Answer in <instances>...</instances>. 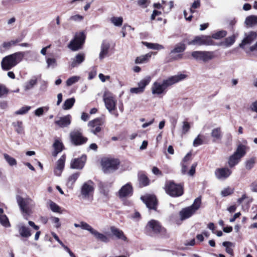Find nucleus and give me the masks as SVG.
Listing matches in <instances>:
<instances>
[{"label": "nucleus", "mask_w": 257, "mask_h": 257, "mask_svg": "<svg viewBox=\"0 0 257 257\" xmlns=\"http://www.w3.org/2000/svg\"><path fill=\"white\" fill-rule=\"evenodd\" d=\"M110 48V44L106 41H103L101 46V51L99 53V58L100 59H103L106 56L108 53Z\"/></svg>", "instance_id": "nucleus-27"}, {"label": "nucleus", "mask_w": 257, "mask_h": 257, "mask_svg": "<svg viewBox=\"0 0 257 257\" xmlns=\"http://www.w3.org/2000/svg\"><path fill=\"white\" fill-rule=\"evenodd\" d=\"M75 227H80L83 229L89 231L90 229L91 226L87 223L84 221H81L80 224L74 223Z\"/></svg>", "instance_id": "nucleus-49"}, {"label": "nucleus", "mask_w": 257, "mask_h": 257, "mask_svg": "<svg viewBox=\"0 0 257 257\" xmlns=\"http://www.w3.org/2000/svg\"><path fill=\"white\" fill-rule=\"evenodd\" d=\"M139 181L141 185L143 186H147L149 184V180L148 177L144 175H141L139 177Z\"/></svg>", "instance_id": "nucleus-52"}, {"label": "nucleus", "mask_w": 257, "mask_h": 257, "mask_svg": "<svg viewBox=\"0 0 257 257\" xmlns=\"http://www.w3.org/2000/svg\"><path fill=\"white\" fill-rule=\"evenodd\" d=\"M191 161V153H188L183 158L181 163H188L189 164Z\"/></svg>", "instance_id": "nucleus-62"}, {"label": "nucleus", "mask_w": 257, "mask_h": 257, "mask_svg": "<svg viewBox=\"0 0 257 257\" xmlns=\"http://www.w3.org/2000/svg\"><path fill=\"white\" fill-rule=\"evenodd\" d=\"M95 185L91 180H88L83 183L80 188V195L82 198L92 201L93 198Z\"/></svg>", "instance_id": "nucleus-3"}, {"label": "nucleus", "mask_w": 257, "mask_h": 257, "mask_svg": "<svg viewBox=\"0 0 257 257\" xmlns=\"http://www.w3.org/2000/svg\"><path fill=\"white\" fill-rule=\"evenodd\" d=\"M141 198L149 209L156 210L157 201L155 196L151 194H146L142 196Z\"/></svg>", "instance_id": "nucleus-14"}, {"label": "nucleus", "mask_w": 257, "mask_h": 257, "mask_svg": "<svg viewBox=\"0 0 257 257\" xmlns=\"http://www.w3.org/2000/svg\"><path fill=\"white\" fill-rule=\"evenodd\" d=\"M3 213V209L2 208H0V223L4 226L9 227L11 226L10 223L6 215L1 214Z\"/></svg>", "instance_id": "nucleus-35"}, {"label": "nucleus", "mask_w": 257, "mask_h": 257, "mask_svg": "<svg viewBox=\"0 0 257 257\" xmlns=\"http://www.w3.org/2000/svg\"><path fill=\"white\" fill-rule=\"evenodd\" d=\"M4 157L7 162L11 166H16L17 162L16 160L7 154H4Z\"/></svg>", "instance_id": "nucleus-40"}, {"label": "nucleus", "mask_w": 257, "mask_h": 257, "mask_svg": "<svg viewBox=\"0 0 257 257\" xmlns=\"http://www.w3.org/2000/svg\"><path fill=\"white\" fill-rule=\"evenodd\" d=\"M13 125L15 127V131L18 134H22L23 133V122L21 121H17L13 123Z\"/></svg>", "instance_id": "nucleus-42"}, {"label": "nucleus", "mask_w": 257, "mask_h": 257, "mask_svg": "<svg viewBox=\"0 0 257 257\" xmlns=\"http://www.w3.org/2000/svg\"><path fill=\"white\" fill-rule=\"evenodd\" d=\"M18 230L22 237L28 238L32 235L29 228L23 224H20L18 225Z\"/></svg>", "instance_id": "nucleus-28"}, {"label": "nucleus", "mask_w": 257, "mask_h": 257, "mask_svg": "<svg viewBox=\"0 0 257 257\" xmlns=\"http://www.w3.org/2000/svg\"><path fill=\"white\" fill-rule=\"evenodd\" d=\"M146 228L155 233H164L166 231L160 223L156 220H151L149 221L146 226Z\"/></svg>", "instance_id": "nucleus-15"}, {"label": "nucleus", "mask_w": 257, "mask_h": 257, "mask_svg": "<svg viewBox=\"0 0 257 257\" xmlns=\"http://www.w3.org/2000/svg\"><path fill=\"white\" fill-rule=\"evenodd\" d=\"M70 138L72 142L75 145H80L85 143L87 139L83 137L79 131H74L70 133Z\"/></svg>", "instance_id": "nucleus-16"}, {"label": "nucleus", "mask_w": 257, "mask_h": 257, "mask_svg": "<svg viewBox=\"0 0 257 257\" xmlns=\"http://www.w3.org/2000/svg\"><path fill=\"white\" fill-rule=\"evenodd\" d=\"M192 56L197 61L204 62H208L215 57V52L213 51H194L191 54Z\"/></svg>", "instance_id": "nucleus-11"}, {"label": "nucleus", "mask_w": 257, "mask_h": 257, "mask_svg": "<svg viewBox=\"0 0 257 257\" xmlns=\"http://www.w3.org/2000/svg\"><path fill=\"white\" fill-rule=\"evenodd\" d=\"M80 77L78 76H73L71 77L66 81V85L67 86H71L80 80Z\"/></svg>", "instance_id": "nucleus-46"}, {"label": "nucleus", "mask_w": 257, "mask_h": 257, "mask_svg": "<svg viewBox=\"0 0 257 257\" xmlns=\"http://www.w3.org/2000/svg\"><path fill=\"white\" fill-rule=\"evenodd\" d=\"M37 79L36 77H33L27 82L25 83L24 87L25 91H28L32 89L34 86L37 84Z\"/></svg>", "instance_id": "nucleus-37"}, {"label": "nucleus", "mask_w": 257, "mask_h": 257, "mask_svg": "<svg viewBox=\"0 0 257 257\" xmlns=\"http://www.w3.org/2000/svg\"><path fill=\"white\" fill-rule=\"evenodd\" d=\"M133 192L132 185L130 183H128L121 187L118 192V195L119 198H122L132 196Z\"/></svg>", "instance_id": "nucleus-18"}, {"label": "nucleus", "mask_w": 257, "mask_h": 257, "mask_svg": "<svg viewBox=\"0 0 257 257\" xmlns=\"http://www.w3.org/2000/svg\"><path fill=\"white\" fill-rule=\"evenodd\" d=\"M89 231L92 235H93L95 239L98 241L104 243H107L109 241L110 239L107 235L98 232L97 230L94 229L91 226Z\"/></svg>", "instance_id": "nucleus-20"}, {"label": "nucleus", "mask_w": 257, "mask_h": 257, "mask_svg": "<svg viewBox=\"0 0 257 257\" xmlns=\"http://www.w3.org/2000/svg\"><path fill=\"white\" fill-rule=\"evenodd\" d=\"M31 106H24L21 107L19 110H17L15 112V114L17 115H23L27 113L29 110L31 109Z\"/></svg>", "instance_id": "nucleus-50"}, {"label": "nucleus", "mask_w": 257, "mask_h": 257, "mask_svg": "<svg viewBox=\"0 0 257 257\" xmlns=\"http://www.w3.org/2000/svg\"><path fill=\"white\" fill-rule=\"evenodd\" d=\"M137 5L143 9L147 8L150 4L151 2L150 0H138Z\"/></svg>", "instance_id": "nucleus-53"}, {"label": "nucleus", "mask_w": 257, "mask_h": 257, "mask_svg": "<svg viewBox=\"0 0 257 257\" xmlns=\"http://www.w3.org/2000/svg\"><path fill=\"white\" fill-rule=\"evenodd\" d=\"M227 35V32L224 30L217 31L212 35V38L215 39H219L223 38Z\"/></svg>", "instance_id": "nucleus-43"}, {"label": "nucleus", "mask_w": 257, "mask_h": 257, "mask_svg": "<svg viewBox=\"0 0 257 257\" xmlns=\"http://www.w3.org/2000/svg\"><path fill=\"white\" fill-rule=\"evenodd\" d=\"M54 151L53 152V156L54 157L57 156L58 153L62 151L64 148L63 144L59 141L56 140L53 144Z\"/></svg>", "instance_id": "nucleus-32"}, {"label": "nucleus", "mask_w": 257, "mask_h": 257, "mask_svg": "<svg viewBox=\"0 0 257 257\" xmlns=\"http://www.w3.org/2000/svg\"><path fill=\"white\" fill-rule=\"evenodd\" d=\"M71 116L68 114L60 117L59 119L56 120L55 123L61 127H67L71 123Z\"/></svg>", "instance_id": "nucleus-24"}, {"label": "nucleus", "mask_w": 257, "mask_h": 257, "mask_svg": "<svg viewBox=\"0 0 257 257\" xmlns=\"http://www.w3.org/2000/svg\"><path fill=\"white\" fill-rule=\"evenodd\" d=\"M143 44L146 46L148 49H153V50H161L163 49L164 48L163 46L160 45L157 43H149L147 42H143Z\"/></svg>", "instance_id": "nucleus-36"}, {"label": "nucleus", "mask_w": 257, "mask_h": 257, "mask_svg": "<svg viewBox=\"0 0 257 257\" xmlns=\"http://www.w3.org/2000/svg\"><path fill=\"white\" fill-rule=\"evenodd\" d=\"M16 199L22 213L26 215L30 214L32 208L34 206L33 200L29 197L23 198L19 195L17 196Z\"/></svg>", "instance_id": "nucleus-6"}, {"label": "nucleus", "mask_w": 257, "mask_h": 257, "mask_svg": "<svg viewBox=\"0 0 257 257\" xmlns=\"http://www.w3.org/2000/svg\"><path fill=\"white\" fill-rule=\"evenodd\" d=\"M103 101L105 107L108 111L116 117H117L118 114L117 112H114L116 109V100L114 98L113 95L109 92H105L103 95Z\"/></svg>", "instance_id": "nucleus-9"}, {"label": "nucleus", "mask_w": 257, "mask_h": 257, "mask_svg": "<svg viewBox=\"0 0 257 257\" xmlns=\"http://www.w3.org/2000/svg\"><path fill=\"white\" fill-rule=\"evenodd\" d=\"M9 90L7 87L0 83V98L5 97L9 93Z\"/></svg>", "instance_id": "nucleus-48"}, {"label": "nucleus", "mask_w": 257, "mask_h": 257, "mask_svg": "<svg viewBox=\"0 0 257 257\" xmlns=\"http://www.w3.org/2000/svg\"><path fill=\"white\" fill-rule=\"evenodd\" d=\"M257 34L254 32H250L247 34H245V37L242 42L239 44L240 48H243L246 45H250L256 39Z\"/></svg>", "instance_id": "nucleus-21"}, {"label": "nucleus", "mask_w": 257, "mask_h": 257, "mask_svg": "<svg viewBox=\"0 0 257 257\" xmlns=\"http://www.w3.org/2000/svg\"><path fill=\"white\" fill-rule=\"evenodd\" d=\"M188 165V163H181V173L183 175L187 174L189 176H192L195 173V168L197 166V163H195L193 164L189 171L187 172V167Z\"/></svg>", "instance_id": "nucleus-23"}, {"label": "nucleus", "mask_w": 257, "mask_h": 257, "mask_svg": "<svg viewBox=\"0 0 257 257\" xmlns=\"http://www.w3.org/2000/svg\"><path fill=\"white\" fill-rule=\"evenodd\" d=\"M232 173V171L226 167L217 168L215 171V176L219 180H224Z\"/></svg>", "instance_id": "nucleus-17"}, {"label": "nucleus", "mask_w": 257, "mask_h": 257, "mask_svg": "<svg viewBox=\"0 0 257 257\" xmlns=\"http://www.w3.org/2000/svg\"><path fill=\"white\" fill-rule=\"evenodd\" d=\"M21 41V39H16L15 40H12L10 41L5 42L3 43L1 49H3L4 50H9L12 47L16 46Z\"/></svg>", "instance_id": "nucleus-30"}, {"label": "nucleus", "mask_w": 257, "mask_h": 257, "mask_svg": "<svg viewBox=\"0 0 257 257\" xmlns=\"http://www.w3.org/2000/svg\"><path fill=\"white\" fill-rule=\"evenodd\" d=\"M79 173H75L68 177L66 185L69 188L71 189L73 188V186L79 177Z\"/></svg>", "instance_id": "nucleus-33"}, {"label": "nucleus", "mask_w": 257, "mask_h": 257, "mask_svg": "<svg viewBox=\"0 0 257 257\" xmlns=\"http://www.w3.org/2000/svg\"><path fill=\"white\" fill-rule=\"evenodd\" d=\"M66 159L65 155H62L57 162L56 167L54 169V173L56 176H60L64 169Z\"/></svg>", "instance_id": "nucleus-22"}, {"label": "nucleus", "mask_w": 257, "mask_h": 257, "mask_svg": "<svg viewBox=\"0 0 257 257\" xmlns=\"http://www.w3.org/2000/svg\"><path fill=\"white\" fill-rule=\"evenodd\" d=\"M110 21L114 26L119 27L122 25L123 19L122 17H113L110 19Z\"/></svg>", "instance_id": "nucleus-45"}, {"label": "nucleus", "mask_w": 257, "mask_h": 257, "mask_svg": "<svg viewBox=\"0 0 257 257\" xmlns=\"http://www.w3.org/2000/svg\"><path fill=\"white\" fill-rule=\"evenodd\" d=\"M29 52H18L5 57L1 62L2 69L6 71L10 70L23 60L25 53Z\"/></svg>", "instance_id": "nucleus-2"}, {"label": "nucleus", "mask_w": 257, "mask_h": 257, "mask_svg": "<svg viewBox=\"0 0 257 257\" xmlns=\"http://www.w3.org/2000/svg\"><path fill=\"white\" fill-rule=\"evenodd\" d=\"M190 128V125L189 123L186 121L183 122V125L182 127V135H185L189 132Z\"/></svg>", "instance_id": "nucleus-55"}, {"label": "nucleus", "mask_w": 257, "mask_h": 257, "mask_svg": "<svg viewBox=\"0 0 257 257\" xmlns=\"http://www.w3.org/2000/svg\"><path fill=\"white\" fill-rule=\"evenodd\" d=\"M86 159V156H82L80 158L72 159L70 163V167L74 169H82L85 164Z\"/></svg>", "instance_id": "nucleus-19"}, {"label": "nucleus", "mask_w": 257, "mask_h": 257, "mask_svg": "<svg viewBox=\"0 0 257 257\" xmlns=\"http://www.w3.org/2000/svg\"><path fill=\"white\" fill-rule=\"evenodd\" d=\"M45 109L47 111L48 108L46 107H39L35 111V114L37 116H40L43 115Z\"/></svg>", "instance_id": "nucleus-59"}, {"label": "nucleus", "mask_w": 257, "mask_h": 257, "mask_svg": "<svg viewBox=\"0 0 257 257\" xmlns=\"http://www.w3.org/2000/svg\"><path fill=\"white\" fill-rule=\"evenodd\" d=\"M84 19L83 16L80 15H75L71 16L69 18V20L73 22H79L82 21Z\"/></svg>", "instance_id": "nucleus-57"}, {"label": "nucleus", "mask_w": 257, "mask_h": 257, "mask_svg": "<svg viewBox=\"0 0 257 257\" xmlns=\"http://www.w3.org/2000/svg\"><path fill=\"white\" fill-rule=\"evenodd\" d=\"M211 136L213 138V142L221 140L222 137L221 128L220 127L213 128L211 131Z\"/></svg>", "instance_id": "nucleus-31"}, {"label": "nucleus", "mask_w": 257, "mask_h": 257, "mask_svg": "<svg viewBox=\"0 0 257 257\" xmlns=\"http://www.w3.org/2000/svg\"><path fill=\"white\" fill-rule=\"evenodd\" d=\"M165 191L171 196L179 197L183 194V189L182 185L175 184L174 182L168 181L165 184Z\"/></svg>", "instance_id": "nucleus-8"}, {"label": "nucleus", "mask_w": 257, "mask_h": 257, "mask_svg": "<svg viewBox=\"0 0 257 257\" xmlns=\"http://www.w3.org/2000/svg\"><path fill=\"white\" fill-rule=\"evenodd\" d=\"M187 77L186 74L178 73L163 79L162 81H155L152 86V93L157 96L164 95L166 93L169 87L185 79Z\"/></svg>", "instance_id": "nucleus-1"}, {"label": "nucleus", "mask_w": 257, "mask_h": 257, "mask_svg": "<svg viewBox=\"0 0 257 257\" xmlns=\"http://www.w3.org/2000/svg\"><path fill=\"white\" fill-rule=\"evenodd\" d=\"M201 203V198L198 197L195 199L192 205L182 209L179 213L181 220H183L190 217L199 208Z\"/></svg>", "instance_id": "nucleus-5"}, {"label": "nucleus", "mask_w": 257, "mask_h": 257, "mask_svg": "<svg viewBox=\"0 0 257 257\" xmlns=\"http://www.w3.org/2000/svg\"><path fill=\"white\" fill-rule=\"evenodd\" d=\"M85 36L83 32L76 34L73 40H71L68 45V48L73 51H76L81 49L84 43Z\"/></svg>", "instance_id": "nucleus-10"}, {"label": "nucleus", "mask_w": 257, "mask_h": 257, "mask_svg": "<svg viewBox=\"0 0 257 257\" xmlns=\"http://www.w3.org/2000/svg\"><path fill=\"white\" fill-rule=\"evenodd\" d=\"M244 24L247 27L257 26V16L250 15L247 17L245 20Z\"/></svg>", "instance_id": "nucleus-29"}, {"label": "nucleus", "mask_w": 257, "mask_h": 257, "mask_svg": "<svg viewBox=\"0 0 257 257\" xmlns=\"http://www.w3.org/2000/svg\"><path fill=\"white\" fill-rule=\"evenodd\" d=\"M110 230L113 235L116 237L117 239H121L123 241H126L127 238L121 230L114 226H111L110 227Z\"/></svg>", "instance_id": "nucleus-25"}, {"label": "nucleus", "mask_w": 257, "mask_h": 257, "mask_svg": "<svg viewBox=\"0 0 257 257\" xmlns=\"http://www.w3.org/2000/svg\"><path fill=\"white\" fill-rule=\"evenodd\" d=\"M85 54L84 53H79L72 59L71 66L72 68L76 67L82 63L85 60Z\"/></svg>", "instance_id": "nucleus-26"}, {"label": "nucleus", "mask_w": 257, "mask_h": 257, "mask_svg": "<svg viewBox=\"0 0 257 257\" xmlns=\"http://www.w3.org/2000/svg\"><path fill=\"white\" fill-rule=\"evenodd\" d=\"M203 144V140L200 138V135H198L194 140L193 145L194 147H197Z\"/></svg>", "instance_id": "nucleus-61"}, {"label": "nucleus", "mask_w": 257, "mask_h": 257, "mask_svg": "<svg viewBox=\"0 0 257 257\" xmlns=\"http://www.w3.org/2000/svg\"><path fill=\"white\" fill-rule=\"evenodd\" d=\"M185 49V46L184 44L180 43L177 44L171 51V53H181Z\"/></svg>", "instance_id": "nucleus-47"}, {"label": "nucleus", "mask_w": 257, "mask_h": 257, "mask_svg": "<svg viewBox=\"0 0 257 257\" xmlns=\"http://www.w3.org/2000/svg\"><path fill=\"white\" fill-rule=\"evenodd\" d=\"M120 164L117 159L106 158L102 159L101 165L105 173H112L117 170Z\"/></svg>", "instance_id": "nucleus-7"}, {"label": "nucleus", "mask_w": 257, "mask_h": 257, "mask_svg": "<svg viewBox=\"0 0 257 257\" xmlns=\"http://www.w3.org/2000/svg\"><path fill=\"white\" fill-rule=\"evenodd\" d=\"M189 45H212L213 41L211 38L208 36H197L193 40L188 42Z\"/></svg>", "instance_id": "nucleus-12"}, {"label": "nucleus", "mask_w": 257, "mask_h": 257, "mask_svg": "<svg viewBox=\"0 0 257 257\" xmlns=\"http://www.w3.org/2000/svg\"><path fill=\"white\" fill-rule=\"evenodd\" d=\"M200 6V0H195L194 2L192 4L191 7L190 8V12L191 13H193L195 12L194 10L193 9H195L199 8Z\"/></svg>", "instance_id": "nucleus-58"}, {"label": "nucleus", "mask_w": 257, "mask_h": 257, "mask_svg": "<svg viewBox=\"0 0 257 257\" xmlns=\"http://www.w3.org/2000/svg\"><path fill=\"white\" fill-rule=\"evenodd\" d=\"M49 204L50 208L52 211L54 212H59L60 207L57 204H56L55 203L53 202L52 201H49Z\"/></svg>", "instance_id": "nucleus-56"}, {"label": "nucleus", "mask_w": 257, "mask_h": 257, "mask_svg": "<svg viewBox=\"0 0 257 257\" xmlns=\"http://www.w3.org/2000/svg\"><path fill=\"white\" fill-rule=\"evenodd\" d=\"M255 162V158H251L245 162V168L247 170L251 169L253 166Z\"/></svg>", "instance_id": "nucleus-51"}, {"label": "nucleus", "mask_w": 257, "mask_h": 257, "mask_svg": "<svg viewBox=\"0 0 257 257\" xmlns=\"http://www.w3.org/2000/svg\"><path fill=\"white\" fill-rule=\"evenodd\" d=\"M222 245L226 247L225 250L226 252L232 255L233 251L232 247L234 246L233 243L229 241H224L222 243Z\"/></svg>", "instance_id": "nucleus-41"}, {"label": "nucleus", "mask_w": 257, "mask_h": 257, "mask_svg": "<svg viewBox=\"0 0 257 257\" xmlns=\"http://www.w3.org/2000/svg\"><path fill=\"white\" fill-rule=\"evenodd\" d=\"M46 63L47 64V67L48 68L52 67L53 68H55L57 66V62L56 60L54 58H47L46 59Z\"/></svg>", "instance_id": "nucleus-54"}, {"label": "nucleus", "mask_w": 257, "mask_h": 257, "mask_svg": "<svg viewBox=\"0 0 257 257\" xmlns=\"http://www.w3.org/2000/svg\"><path fill=\"white\" fill-rule=\"evenodd\" d=\"M52 221L55 224V227L57 228H59L61 226V224L59 222V219L56 217H52L51 218Z\"/></svg>", "instance_id": "nucleus-64"}, {"label": "nucleus", "mask_w": 257, "mask_h": 257, "mask_svg": "<svg viewBox=\"0 0 257 257\" xmlns=\"http://www.w3.org/2000/svg\"><path fill=\"white\" fill-rule=\"evenodd\" d=\"M152 53H149L144 55H142L136 58L135 62L137 64H142L147 62L151 57Z\"/></svg>", "instance_id": "nucleus-34"}, {"label": "nucleus", "mask_w": 257, "mask_h": 257, "mask_svg": "<svg viewBox=\"0 0 257 257\" xmlns=\"http://www.w3.org/2000/svg\"><path fill=\"white\" fill-rule=\"evenodd\" d=\"M247 147L242 144H239L234 154L228 159V163L230 167L232 168L237 164L241 158L246 154Z\"/></svg>", "instance_id": "nucleus-4"}, {"label": "nucleus", "mask_w": 257, "mask_h": 257, "mask_svg": "<svg viewBox=\"0 0 257 257\" xmlns=\"http://www.w3.org/2000/svg\"><path fill=\"white\" fill-rule=\"evenodd\" d=\"M151 81V77L149 76H146L142 79L139 83L138 86L144 91L146 86L149 84Z\"/></svg>", "instance_id": "nucleus-38"}, {"label": "nucleus", "mask_w": 257, "mask_h": 257, "mask_svg": "<svg viewBox=\"0 0 257 257\" xmlns=\"http://www.w3.org/2000/svg\"><path fill=\"white\" fill-rule=\"evenodd\" d=\"M233 193L232 190H231L229 188H224L222 191L221 192V195L222 196H227Z\"/></svg>", "instance_id": "nucleus-60"}, {"label": "nucleus", "mask_w": 257, "mask_h": 257, "mask_svg": "<svg viewBox=\"0 0 257 257\" xmlns=\"http://www.w3.org/2000/svg\"><path fill=\"white\" fill-rule=\"evenodd\" d=\"M104 120L101 118H96L88 123L89 131L96 135L101 131V126L104 124Z\"/></svg>", "instance_id": "nucleus-13"}, {"label": "nucleus", "mask_w": 257, "mask_h": 257, "mask_svg": "<svg viewBox=\"0 0 257 257\" xmlns=\"http://www.w3.org/2000/svg\"><path fill=\"white\" fill-rule=\"evenodd\" d=\"M75 101V99L73 97L66 99L63 104V109L65 110L70 109L73 106Z\"/></svg>", "instance_id": "nucleus-39"}, {"label": "nucleus", "mask_w": 257, "mask_h": 257, "mask_svg": "<svg viewBox=\"0 0 257 257\" xmlns=\"http://www.w3.org/2000/svg\"><path fill=\"white\" fill-rule=\"evenodd\" d=\"M236 37L237 36L234 34L232 36L226 38L224 42V45L226 47H229L232 45L234 43Z\"/></svg>", "instance_id": "nucleus-44"}, {"label": "nucleus", "mask_w": 257, "mask_h": 257, "mask_svg": "<svg viewBox=\"0 0 257 257\" xmlns=\"http://www.w3.org/2000/svg\"><path fill=\"white\" fill-rule=\"evenodd\" d=\"M130 92L132 93L139 94L143 93L144 91L143 90H142V89H141L140 87L138 86V87H134L131 88Z\"/></svg>", "instance_id": "nucleus-63"}]
</instances>
